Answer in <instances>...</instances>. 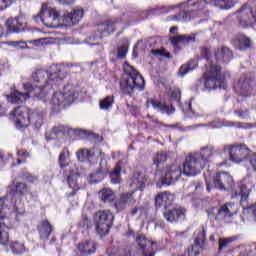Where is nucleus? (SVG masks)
I'll list each match as a JSON object with an SVG mask.
<instances>
[{
  "label": "nucleus",
  "mask_w": 256,
  "mask_h": 256,
  "mask_svg": "<svg viewBox=\"0 0 256 256\" xmlns=\"http://www.w3.org/2000/svg\"><path fill=\"white\" fill-rule=\"evenodd\" d=\"M77 98V93L75 91L70 90L69 92H56L53 97L51 104L53 105L56 111L61 109H65V107H69L73 101Z\"/></svg>",
  "instance_id": "obj_9"
},
{
  "label": "nucleus",
  "mask_w": 256,
  "mask_h": 256,
  "mask_svg": "<svg viewBox=\"0 0 256 256\" xmlns=\"http://www.w3.org/2000/svg\"><path fill=\"white\" fill-rule=\"evenodd\" d=\"M235 241V238L229 237V238H220L219 239V251L222 249H225L228 245H231Z\"/></svg>",
  "instance_id": "obj_49"
},
{
  "label": "nucleus",
  "mask_w": 256,
  "mask_h": 256,
  "mask_svg": "<svg viewBox=\"0 0 256 256\" xmlns=\"http://www.w3.org/2000/svg\"><path fill=\"white\" fill-rule=\"evenodd\" d=\"M37 229L40 239L42 241H49V237H51V233H53V225H51L48 220H42Z\"/></svg>",
  "instance_id": "obj_27"
},
{
  "label": "nucleus",
  "mask_w": 256,
  "mask_h": 256,
  "mask_svg": "<svg viewBox=\"0 0 256 256\" xmlns=\"http://www.w3.org/2000/svg\"><path fill=\"white\" fill-rule=\"evenodd\" d=\"M18 160H17V165H21V163H25V159H27V157H31V154L26 151V150H18L16 153Z\"/></svg>",
  "instance_id": "obj_46"
},
{
  "label": "nucleus",
  "mask_w": 256,
  "mask_h": 256,
  "mask_svg": "<svg viewBox=\"0 0 256 256\" xmlns=\"http://www.w3.org/2000/svg\"><path fill=\"white\" fill-rule=\"evenodd\" d=\"M217 211L218 208H212L207 210L209 219H215V221H217Z\"/></svg>",
  "instance_id": "obj_58"
},
{
  "label": "nucleus",
  "mask_w": 256,
  "mask_h": 256,
  "mask_svg": "<svg viewBox=\"0 0 256 256\" xmlns=\"http://www.w3.org/2000/svg\"><path fill=\"white\" fill-rule=\"evenodd\" d=\"M27 24L19 18H10L6 22V28L9 33H21L25 31Z\"/></svg>",
  "instance_id": "obj_25"
},
{
  "label": "nucleus",
  "mask_w": 256,
  "mask_h": 256,
  "mask_svg": "<svg viewBox=\"0 0 256 256\" xmlns=\"http://www.w3.org/2000/svg\"><path fill=\"white\" fill-rule=\"evenodd\" d=\"M110 179L111 183H114V185L121 183V162L116 164L114 169L110 172Z\"/></svg>",
  "instance_id": "obj_40"
},
{
  "label": "nucleus",
  "mask_w": 256,
  "mask_h": 256,
  "mask_svg": "<svg viewBox=\"0 0 256 256\" xmlns=\"http://www.w3.org/2000/svg\"><path fill=\"white\" fill-rule=\"evenodd\" d=\"M9 45H11V47H15L16 49H26L27 42H25V41H11V42H9Z\"/></svg>",
  "instance_id": "obj_53"
},
{
  "label": "nucleus",
  "mask_w": 256,
  "mask_h": 256,
  "mask_svg": "<svg viewBox=\"0 0 256 256\" xmlns=\"http://www.w3.org/2000/svg\"><path fill=\"white\" fill-rule=\"evenodd\" d=\"M10 116L14 121L17 129H23V127H29L30 124V115L29 111L25 107H16L11 113Z\"/></svg>",
  "instance_id": "obj_11"
},
{
  "label": "nucleus",
  "mask_w": 256,
  "mask_h": 256,
  "mask_svg": "<svg viewBox=\"0 0 256 256\" xmlns=\"http://www.w3.org/2000/svg\"><path fill=\"white\" fill-rule=\"evenodd\" d=\"M139 211V208L135 207L130 211V215H132V217H134V215H137Z\"/></svg>",
  "instance_id": "obj_61"
},
{
  "label": "nucleus",
  "mask_w": 256,
  "mask_h": 256,
  "mask_svg": "<svg viewBox=\"0 0 256 256\" xmlns=\"http://www.w3.org/2000/svg\"><path fill=\"white\" fill-rule=\"evenodd\" d=\"M167 157V152L161 151L156 153L153 157L154 165H157L158 167L161 163H165V161H167Z\"/></svg>",
  "instance_id": "obj_45"
},
{
  "label": "nucleus",
  "mask_w": 256,
  "mask_h": 256,
  "mask_svg": "<svg viewBox=\"0 0 256 256\" xmlns=\"http://www.w3.org/2000/svg\"><path fill=\"white\" fill-rule=\"evenodd\" d=\"M43 17H45V15L43 14V6L41 7V11L39 14H37L36 16L33 17V20L36 23H43Z\"/></svg>",
  "instance_id": "obj_59"
},
{
  "label": "nucleus",
  "mask_w": 256,
  "mask_h": 256,
  "mask_svg": "<svg viewBox=\"0 0 256 256\" xmlns=\"http://www.w3.org/2000/svg\"><path fill=\"white\" fill-rule=\"evenodd\" d=\"M7 203H9L7 198H0V245L9 243V232L5 230V215L9 209Z\"/></svg>",
  "instance_id": "obj_12"
},
{
  "label": "nucleus",
  "mask_w": 256,
  "mask_h": 256,
  "mask_svg": "<svg viewBox=\"0 0 256 256\" xmlns=\"http://www.w3.org/2000/svg\"><path fill=\"white\" fill-rule=\"evenodd\" d=\"M244 217L256 223V203L244 209Z\"/></svg>",
  "instance_id": "obj_43"
},
{
  "label": "nucleus",
  "mask_w": 256,
  "mask_h": 256,
  "mask_svg": "<svg viewBox=\"0 0 256 256\" xmlns=\"http://www.w3.org/2000/svg\"><path fill=\"white\" fill-rule=\"evenodd\" d=\"M195 35L197 34H191V35H177L172 38H170L171 45L175 47V49H179V43H193L195 42Z\"/></svg>",
  "instance_id": "obj_33"
},
{
  "label": "nucleus",
  "mask_w": 256,
  "mask_h": 256,
  "mask_svg": "<svg viewBox=\"0 0 256 256\" xmlns=\"http://www.w3.org/2000/svg\"><path fill=\"white\" fill-rule=\"evenodd\" d=\"M238 21L241 27H249V25H253V23H255V11H253V8L243 6L238 11Z\"/></svg>",
  "instance_id": "obj_19"
},
{
  "label": "nucleus",
  "mask_w": 256,
  "mask_h": 256,
  "mask_svg": "<svg viewBox=\"0 0 256 256\" xmlns=\"http://www.w3.org/2000/svg\"><path fill=\"white\" fill-rule=\"evenodd\" d=\"M156 207H164L165 210L173 204V195L169 192H161L155 198Z\"/></svg>",
  "instance_id": "obj_28"
},
{
  "label": "nucleus",
  "mask_w": 256,
  "mask_h": 256,
  "mask_svg": "<svg viewBox=\"0 0 256 256\" xmlns=\"http://www.w3.org/2000/svg\"><path fill=\"white\" fill-rule=\"evenodd\" d=\"M131 181V187H135L139 191H143V189H145V185H147V176L143 172H135Z\"/></svg>",
  "instance_id": "obj_31"
},
{
  "label": "nucleus",
  "mask_w": 256,
  "mask_h": 256,
  "mask_svg": "<svg viewBox=\"0 0 256 256\" xmlns=\"http://www.w3.org/2000/svg\"><path fill=\"white\" fill-rule=\"evenodd\" d=\"M249 193H251V188L247 184H240L238 190L234 192L235 197H241L242 201H247L249 199Z\"/></svg>",
  "instance_id": "obj_38"
},
{
  "label": "nucleus",
  "mask_w": 256,
  "mask_h": 256,
  "mask_svg": "<svg viewBox=\"0 0 256 256\" xmlns=\"http://www.w3.org/2000/svg\"><path fill=\"white\" fill-rule=\"evenodd\" d=\"M85 11L83 8H75L71 13L64 16V25H77L81 19H83Z\"/></svg>",
  "instance_id": "obj_23"
},
{
  "label": "nucleus",
  "mask_w": 256,
  "mask_h": 256,
  "mask_svg": "<svg viewBox=\"0 0 256 256\" xmlns=\"http://www.w3.org/2000/svg\"><path fill=\"white\" fill-rule=\"evenodd\" d=\"M214 187L220 191L234 189L233 176L227 172H219L214 177Z\"/></svg>",
  "instance_id": "obj_14"
},
{
  "label": "nucleus",
  "mask_w": 256,
  "mask_h": 256,
  "mask_svg": "<svg viewBox=\"0 0 256 256\" xmlns=\"http://www.w3.org/2000/svg\"><path fill=\"white\" fill-rule=\"evenodd\" d=\"M205 167V162L201 161L199 154H189L186 156L183 163V174L186 175V177H195V175H199Z\"/></svg>",
  "instance_id": "obj_7"
},
{
  "label": "nucleus",
  "mask_w": 256,
  "mask_h": 256,
  "mask_svg": "<svg viewBox=\"0 0 256 256\" xmlns=\"http://www.w3.org/2000/svg\"><path fill=\"white\" fill-rule=\"evenodd\" d=\"M232 45L238 51H247L253 47V40L245 34H238L232 39Z\"/></svg>",
  "instance_id": "obj_21"
},
{
  "label": "nucleus",
  "mask_w": 256,
  "mask_h": 256,
  "mask_svg": "<svg viewBox=\"0 0 256 256\" xmlns=\"http://www.w3.org/2000/svg\"><path fill=\"white\" fill-rule=\"evenodd\" d=\"M224 151H228L230 161L233 163H242V161H245V158L249 156V148L245 144L225 146Z\"/></svg>",
  "instance_id": "obj_10"
},
{
  "label": "nucleus",
  "mask_w": 256,
  "mask_h": 256,
  "mask_svg": "<svg viewBox=\"0 0 256 256\" xmlns=\"http://www.w3.org/2000/svg\"><path fill=\"white\" fill-rule=\"evenodd\" d=\"M136 243L144 256H155V252L153 251V245H156L155 242L147 239L144 235H139L136 238Z\"/></svg>",
  "instance_id": "obj_22"
},
{
  "label": "nucleus",
  "mask_w": 256,
  "mask_h": 256,
  "mask_svg": "<svg viewBox=\"0 0 256 256\" xmlns=\"http://www.w3.org/2000/svg\"><path fill=\"white\" fill-rule=\"evenodd\" d=\"M235 204L233 203H226L225 205L221 206L216 210L217 213V221H224V219H229L233 217L235 213Z\"/></svg>",
  "instance_id": "obj_26"
},
{
  "label": "nucleus",
  "mask_w": 256,
  "mask_h": 256,
  "mask_svg": "<svg viewBox=\"0 0 256 256\" xmlns=\"http://www.w3.org/2000/svg\"><path fill=\"white\" fill-rule=\"evenodd\" d=\"M180 101L181 90H179V88H174L170 91V108L167 104L161 103L153 98L146 101V107L149 109V106L152 105L153 109H156L163 115H173V113H175V106H173V103H180Z\"/></svg>",
  "instance_id": "obj_6"
},
{
  "label": "nucleus",
  "mask_w": 256,
  "mask_h": 256,
  "mask_svg": "<svg viewBox=\"0 0 256 256\" xmlns=\"http://www.w3.org/2000/svg\"><path fill=\"white\" fill-rule=\"evenodd\" d=\"M123 71L124 75L120 82V87L124 95H132L135 89H138V91L145 89V79H143V76L133 66L125 63L123 65Z\"/></svg>",
  "instance_id": "obj_3"
},
{
  "label": "nucleus",
  "mask_w": 256,
  "mask_h": 256,
  "mask_svg": "<svg viewBox=\"0 0 256 256\" xmlns=\"http://www.w3.org/2000/svg\"><path fill=\"white\" fill-rule=\"evenodd\" d=\"M49 42H47V39L45 38H40V39H37V40H33L32 41V44L35 46V47H43V45H47Z\"/></svg>",
  "instance_id": "obj_57"
},
{
  "label": "nucleus",
  "mask_w": 256,
  "mask_h": 256,
  "mask_svg": "<svg viewBox=\"0 0 256 256\" xmlns=\"http://www.w3.org/2000/svg\"><path fill=\"white\" fill-rule=\"evenodd\" d=\"M115 25H117L115 20H107L101 24L95 34L88 38L89 45H99L100 39H103V33H114Z\"/></svg>",
  "instance_id": "obj_13"
},
{
  "label": "nucleus",
  "mask_w": 256,
  "mask_h": 256,
  "mask_svg": "<svg viewBox=\"0 0 256 256\" xmlns=\"http://www.w3.org/2000/svg\"><path fill=\"white\" fill-rule=\"evenodd\" d=\"M179 28L177 26H173L170 28V33H175Z\"/></svg>",
  "instance_id": "obj_63"
},
{
  "label": "nucleus",
  "mask_w": 256,
  "mask_h": 256,
  "mask_svg": "<svg viewBox=\"0 0 256 256\" xmlns=\"http://www.w3.org/2000/svg\"><path fill=\"white\" fill-rule=\"evenodd\" d=\"M93 221L98 235L104 237V235H108L109 231H111L115 216L110 210H99L95 212Z\"/></svg>",
  "instance_id": "obj_5"
},
{
  "label": "nucleus",
  "mask_w": 256,
  "mask_h": 256,
  "mask_svg": "<svg viewBox=\"0 0 256 256\" xmlns=\"http://www.w3.org/2000/svg\"><path fill=\"white\" fill-rule=\"evenodd\" d=\"M115 103V98L113 96H107L106 98L100 100V109L104 111H109Z\"/></svg>",
  "instance_id": "obj_44"
},
{
  "label": "nucleus",
  "mask_w": 256,
  "mask_h": 256,
  "mask_svg": "<svg viewBox=\"0 0 256 256\" xmlns=\"http://www.w3.org/2000/svg\"><path fill=\"white\" fill-rule=\"evenodd\" d=\"M78 226L81 229H89V227H91V220L88 216H86V214H82V219L80 220Z\"/></svg>",
  "instance_id": "obj_47"
},
{
  "label": "nucleus",
  "mask_w": 256,
  "mask_h": 256,
  "mask_svg": "<svg viewBox=\"0 0 256 256\" xmlns=\"http://www.w3.org/2000/svg\"><path fill=\"white\" fill-rule=\"evenodd\" d=\"M22 179H27L29 183H36L38 181V178L36 176L31 175L29 172H24L22 175Z\"/></svg>",
  "instance_id": "obj_55"
},
{
  "label": "nucleus",
  "mask_w": 256,
  "mask_h": 256,
  "mask_svg": "<svg viewBox=\"0 0 256 256\" xmlns=\"http://www.w3.org/2000/svg\"><path fill=\"white\" fill-rule=\"evenodd\" d=\"M16 1L17 0H0V11L7 9V7H11Z\"/></svg>",
  "instance_id": "obj_54"
},
{
  "label": "nucleus",
  "mask_w": 256,
  "mask_h": 256,
  "mask_svg": "<svg viewBox=\"0 0 256 256\" xmlns=\"http://www.w3.org/2000/svg\"><path fill=\"white\" fill-rule=\"evenodd\" d=\"M255 85V78L251 74H244L240 77L236 87L240 91V95L247 97Z\"/></svg>",
  "instance_id": "obj_18"
},
{
  "label": "nucleus",
  "mask_w": 256,
  "mask_h": 256,
  "mask_svg": "<svg viewBox=\"0 0 256 256\" xmlns=\"http://www.w3.org/2000/svg\"><path fill=\"white\" fill-rule=\"evenodd\" d=\"M205 241H207V232L205 229H202V231L198 232L194 245L188 247L186 254L188 256H198L205 249Z\"/></svg>",
  "instance_id": "obj_15"
},
{
  "label": "nucleus",
  "mask_w": 256,
  "mask_h": 256,
  "mask_svg": "<svg viewBox=\"0 0 256 256\" xmlns=\"http://www.w3.org/2000/svg\"><path fill=\"white\" fill-rule=\"evenodd\" d=\"M152 55H157L158 57H166L167 59H171V54L169 52H165V50L152 49Z\"/></svg>",
  "instance_id": "obj_52"
},
{
  "label": "nucleus",
  "mask_w": 256,
  "mask_h": 256,
  "mask_svg": "<svg viewBox=\"0 0 256 256\" xmlns=\"http://www.w3.org/2000/svg\"><path fill=\"white\" fill-rule=\"evenodd\" d=\"M107 171V169L106 168H103V167H101L100 169H99V173H105Z\"/></svg>",
  "instance_id": "obj_64"
},
{
  "label": "nucleus",
  "mask_w": 256,
  "mask_h": 256,
  "mask_svg": "<svg viewBox=\"0 0 256 256\" xmlns=\"http://www.w3.org/2000/svg\"><path fill=\"white\" fill-rule=\"evenodd\" d=\"M193 69H195V67L191 66V63L188 65H182L179 69V76L185 77V75H187L189 71H193Z\"/></svg>",
  "instance_id": "obj_51"
},
{
  "label": "nucleus",
  "mask_w": 256,
  "mask_h": 256,
  "mask_svg": "<svg viewBox=\"0 0 256 256\" xmlns=\"http://www.w3.org/2000/svg\"><path fill=\"white\" fill-rule=\"evenodd\" d=\"M29 192V188L27 187V184L23 182H16L15 184L10 186V193L12 195H27Z\"/></svg>",
  "instance_id": "obj_37"
},
{
  "label": "nucleus",
  "mask_w": 256,
  "mask_h": 256,
  "mask_svg": "<svg viewBox=\"0 0 256 256\" xmlns=\"http://www.w3.org/2000/svg\"><path fill=\"white\" fill-rule=\"evenodd\" d=\"M10 249L14 255H22V253H25V244L19 241L12 242Z\"/></svg>",
  "instance_id": "obj_42"
},
{
  "label": "nucleus",
  "mask_w": 256,
  "mask_h": 256,
  "mask_svg": "<svg viewBox=\"0 0 256 256\" xmlns=\"http://www.w3.org/2000/svg\"><path fill=\"white\" fill-rule=\"evenodd\" d=\"M26 93L21 92H14L10 96H8L9 103L18 104L19 103H25L29 97H37L36 95H33L29 93V89H25Z\"/></svg>",
  "instance_id": "obj_32"
},
{
  "label": "nucleus",
  "mask_w": 256,
  "mask_h": 256,
  "mask_svg": "<svg viewBox=\"0 0 256 256\" xmlns=\"http://www.w3.org/2000/svg\"><path fill=\"white\" fill-rule=\"evenodd\" d=\"M97 251L94 244H90L89 241H85L78 244L77 249L74 250L73 256H89L93 255Z\"/></svg>",
  "instance_id": "obj_24"
},
{
  "label": "nucleus",
  "mask_w": 256,
  "mask_h": 256,
  "mask_svg": "<svg viewBox=\"0 0 256 256\" xmlns=\"http://www.w3.org/2000/svg\"><path fill=\"white\" fill-rule=\"evenodd\" d=\"M214 154L215 148H213V146H206L202 148L199 153H196V155L199 156V159L204 162L205 166H207V163H209V160L211 157H213Z\"/></svg>",
  "instance_id": "obj_35"
},
{
  "label": "nucleus",
  "mask_w": 256,
  "mask_h": 256,
  "mask_svg": "<svg viewBox=\"0 0 256 256\" xmlns=\"http://www.w3.org/2000/svg\"><path fill=\"white\" fill-rule=\"evenodd\" d=\"M67 153H69L68 151L65 152V150L60 154L59 156V163H60V167H67V163H65V159H67Z\"/></svg>",
  "instance_id": "obj_56"
},
{
  "label": "nucleus",
  "mask_w": 256,
  "mask_h": 256,
  "mask_svg": "<svg viewBox=\"0 0 256 256\" xmlns=\"http://www.w3.org/2000/svg\"><path fill=\"white\" fill-rule=\"evenodd\" d=\"M210 5L218 7V9H231L233 7V0H212Z\"/></svg>",
  "instance_id": "obj_41"
},
{
  "label": "nucleus",
  "mask_w": 256,
  "mask_h": 256,
  "mask_svg": "<svg viewBox=\"0 0 256 256\" xmlns=\"http://www.w3.org/2000/svg\"><path fill=\"white\" fill-rule=\"evenodd\" d=\"M67 77L65 68L61 66H54L52 71L38 70L32 74L33 83L28 82L24 85V89H29L30 95H35L36 97H43L44 89H53L57 87L63 79Z\"/></svg>",
  "instance_id": "obj_1"
},
{
  "label": "nucleus",
  "mask_w": 256,
  "mask_h": 256,
  "mask_svg": "<svg viewBox=\"0 0 256 256\" xmlns=\"http://www.w3.org/2000/svg\"><path fill=\"white\" fill-rule=\"evenodd\" d=\"M127 51H129V43L125 42L118 48V58L125 59Z\"/></svg>",
  "instance_id": "obj_48"
},
{
  "label": "nucleus",
  "mask_w": 256,
  "mask_h": 256,
  "mask_svg": "<svg viewBox=\"0 0 256 256\" xmlns=\"http://www.w3.org/2000/svg\"><path fill=\"white\" fill-rule=\"evenodd\" d=\"M202 57L206 59V71L203 75L204 85L206 89H227L225 79L231 77L229 73L221 74V67L211 61V51L208 48H203L201 51Z\"/></svg>",
  "instance_id": "obj_2"
},
{
  "label": "nucleus",
  "mask_w": 256,
  "mask_h": 256,
  "mask_svg": "<svg viewBox=\"0 0 256 256\" xmlns=\"http://www.w3.org/2000/svg\"><path fill=\"white\" fill-rule=\"evenodd\" d=\"M30 123H33L36 129H41V126L43 125V112H32L30 115Z\"/></svg>",
  "instance_id": "obj_39"
},
{
  "label": "nucleus",
  "mask_w": 256,
  "mask_h": 256,
  "mask_svg": "<svg viewBox=\"0 0 256 256\" xmlns=\"http://www.w3.org/2000/svg\"><path fill=\"white\" fill-rule=\"evenodd\" d=\"M185 213H186V210L184 208L168 207L163 212V215H164V219H166L168 223H177L179 220L185 218Z\"/></svg>",
  "instance_id": "obj_20"
},
{
  "label": "nucleus",
  "mask_w": 256,
  "mask_h": 256,
  "mask_svg": "<svg viewBox=\"0 0 256 256\" xmlns=\"http://www.w3.org/2000/svg\"><path fill=\"white\" fill-rule=\"evenodd\" d=\"M192 185L195 187L196 191L197 189H201V187H203V184H201V182H197L196 184L192 183Z\"/></svg>",
  "instance_id": "obj_62"
},
{
  "label": "nucleus",
  "mask_w": 256,
  "mask_h": 256,
  "mask_svg": "<svg viewBox=\"0 0 256 256\" xmlns=\"http://www.w3.org/2000/svg\"><path fill=\"white\" fill-rule=\"evenodd\" d=\"M98 197L102 203H113L115 201V192L111 188H103L98 192Z\"/></svg>",
  "instance_id": "obj_36"
},
{
  "label": "nucleus",
  "mask_w": 256,
  "mask_h": 256,
  "mask_svg": "<svg viewBox=\"0 0 256 256\" xmlns=\"http://www.w3.org/2000/svg\"><path fill=\"white\" fill-rule=\"evenodd\" d=\"M67 131H69V129L64 125H56L52 128V133L54 135H63L67 133Z\"/></svg>",
  "instance_id": "obj_50"
},
{
  "label": "nucleus",
  "mask_w": 256,
  "mask_h": 256,
  "mask_svg": "<svg viewBox=\"0 0 256 256\" xmlns=\"http://www.w3.org/2000/svg\"><path fill=\"white\" fill-rule=\"evenodd\" d=\"M215 59L217 63H229L233 59V52L228 47L223 46L215 52Z\"/></svg>",
  "instance_id": "obj_30"
},
{
  "label": "nucleus",
  "mask_w": 256,
  "mask_h": 256,
  "mask_svg": "<svg viewBox=\"0 0 256 256\" xmlns=\"http://www.w3.org/2000/svg\"><path fill=\"white\" fill-rule=\"evenodd\" d=\"M183 175V169L181 166L172 165L165 169V175L162 178L163 185H173L175 181L179 180V177Z\"/></svg>",
  "instance_id": "obj_17"
},
{
  "label": "nucleus",
  "mask_w": 256,
  "mask_h": 256,
  "mask_svg": "<svg viewBox=\"0 0 256 256\" xmlns=\"http://www.w3.org/2000/svg\"><path fill=\"white\" fill-rule=\"evenodd\" d=\"M101 155H103V152L99 148L82 149L76 153L78 161H85V159H92V157H101Z\"/></svg>",
  "instance_id": "obj_29"
},
{
  "label": "nucleus",
  "mask_w": 256,
  "mask_h": 256,
  "mask_svg": "<svg viewBox=\"0 0 256 256\" xmlns=\"http://www.w3.org/2000/svg\"><path fill=\"white\" fill-rule=\"evenodd\" d=\"M136 203L135 191H130L120 194L118 200L114 204V207L117 211H125L127 207H133Z\"/></svg>",
  "instance_id": "obj_16"
},
{
  "label": "nucleus",
  "mask_w": 256,
  "mask_h": 256,
  "mask_svg": "<svg viewBox=\"0 0 256 256\" xmlns=\"http://www.w3.org/2000/svg\"><path fill=\"white\" fill-rule=\"evenodd\" d=\"M235 115H238V117H241V119H246V117H249V111L236 110Z\"/></svg>",
  "instance_id": "obj_60"
},
{
  "label": "nucleus",
  "mask_w": 256,
  "mask_h": 256,
  "mask_svg": "<svg viewBox=\"0 0 256 256\" xmlns=\"http://www.w3.org/2000/svg\"><path fill=\"white\" fill-rule=\"evenodd\" d=\"M66 177L67 183L70 189H72V192L69 193V196L77 195V190L79 189L77 179L79 177V174L77 172H70L69 174H66Z\"/></svg>",
  "instance_id": "obj_34"
},
{
  "label": "nucleus",
  "mask_w": 256,
  "mask_h": 256,
  "mask_svg": "<svg viewBox=\"0 0 256 256\" xmlns=\"http://www.w3.org/2000/svg\"><path fill=\"white\" fill-rule=\"evenodd\" d=\"M42 15H44L43 25L45 27L56 28L63 23L64 16H61L57 9L51 8L47 3L42 4Z\"/></svg>",
  "instance_id": "obj_8"
},
{
  "label": "nucleus",
  "mask_w": 256,
  "mask_h": 256,
  "mask_svg": "<svg viewBox=\"0 0 256 256\" xmlns=\"http://www.w3.org/2000/svg\"><path fill=\"white\" fill-rule=\"evenodd\" d=\"M181 7H184L186 10L173 15L172 19L174 21H191L192 19H195V17H199L200 13L202 11H205L207 8V1L205 0H187V2H184L180 4Z\"/></svg>",
  "instance_id": "obj_4"
}]
</instances>
